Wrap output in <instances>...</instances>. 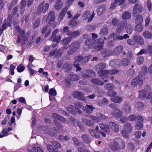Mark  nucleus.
Wrapping results in <instances>:
<instances>
[{"instance_id": "nucleus-1", "label": "nucleus", "mask_w": 152, "mask_h": 152, "mask_svg": "<svg viewBox=\"0 0 152 152\" xmlns=\"http://www.w3.org/2000/svg\"><path fill=\"white\" fill-rule=\"evenodd\" d=\"M106 66L104 63H101L96 65L95 67V69L97 71L99 76L100 77L103 76H105L107 74L114 75L119 73L118 70L114 69L112 70H103Z\"/></svg>"}, {"instance_id": "nucleus-2", "label": "nucleus", "mask_w": 152, "mask_h": 152, "mask_svg": "<svg viewBox=\"0 0 152 152\" xmlns=\"http://www.w3.org/2000/svg\"><path fill=\"white\" fill-rule=\"evenodd\" d=\"M139 96L140 98H145L148 99H150V101L152 103V92L149 86L146 85L144 89L139 91Z\"/></svg>"}, {"instance_id": "nucleus-3", "label": "nucleus", "mask_w": 152, "mask_h": 152, "mask_svg": "<svg viewBox=\"0 0 152 152\" xmlns=\"http://www.w3.org/2000/svg\"><path fill=\"white\" fill-rule=\"evenodd\" d=\"M125 146V143L122 139L115 137L113 140V144L111 148L113 151H116L118 149H124Z\"/></svg>"}, {"instance_id": "nucleus-4", "label": "nucleus", "mask_w": 152, "mask_h": 152, "mask_svg": "<svg viewBox=\"0 0 152 152\" xmlns=\"http://www.w3.org/2000/svg\"><path fill=\"white\" fill-rule=\"evenodd\" d=\"M55 19V13L53 11L49 12L48 15H45L43 17L42 19H45L47 21L49 20L48 24H53L52 28H54L56 26L57 24L56 22H54Z\"/></svg>"}, {"instance_id": "nucleus-5", "label": "nucleus", "mask_w": 152, "mask_h": 152, "mask_svg": "<svg viewBox=\"0 0 152 152\" xmlns=\"http://www.w3.org/2000/svg\"><path fill=\"white\" fill-rule=\"evenodd\" d=\"M144 79V76H138L132 79L131 82L132 85L134 87L137 85L140 86H141L143 84V81Z\"/></svg>"}, {"instance_id": "nucleus-6", "label": "nucleus", "mask_w": 152, "mask_h": 152, "mask_svg": "<svg viewBox=\"0 0 152 152\" xmlns=\"http://www.w3.org/2000/svg\"><path fill=\"white\" fill-rule=\"evenodd\" d=\"M49 7V4L48 3H46L44 6H43L42 4H39L37 10V13L38 14L45 13L48 10Z\"/></svg>"}, {"instance_id": "nucleus-7", "label": "nucleus", "mask_w": 152, "mask_h": 152, "mask_svg": "<svg viewBox=\"0 0 152 152\" xmlns=\"http://www.w3.org/2000/svg\"><path fill=\"white\" fill-rule=\"evenodd\" d=\"M133 10V15L134 16H135L137 13L142 12L143 10V8L141 5L137 3L134 5Z\"/></svg>"}, {"instance_id": "nucleus-8", "label": "nucleus", "mask_w": 152, "mask_h": 152, "mask_svg": "<svg viewBox=\"0 0 152 152\" xmlns=\"http://www.w3.org/2000/svg\"><path fill=\"white\" fill-rule=\"evenodd\" d=\"M66 109L71 113L75 115L76 113L81 114L82 111L79 109L76 108L73 105H70L69 107L66 108Z\"/></svg>"}, {"instance_id": "nucleus-9", "label": "nucleus", "mask_w": 152, "mask_h": 152, "mask_svg": "<svg viewBox=\"0 0 152 152\" xmlns=\"http://www.w3.org/2000/svg\"><path fill=\"white\" fill-rule=\"evenodd\" d=\"M122 113L121 111L118 109H115L112 111L111 115L116 118H120L122 115Z\"/></svg>"}, {"instance_id": "nucleus-10", "label": "nucleus", "mask_w": 152, "mask_h": 152, "mask_svg": "<svg viewBox=\"0 0 152 152\" xmlns=\"http://www.w3.org/2000/svg\"><path fill=\"white\" fill-rule=\"evenodd\" d=\"M109 126L110 129L114 132H117L119 131V126L116 123L110 122L109 123Z\"/></svg>"}, {"instance_id": "nucleus-11", "label": "nucleus", "mask_w": 152, "mask_h": 152, "mask_svg": "<svg viewBox=\"0 0 152 152\" xmlns=\"http://www.w3.org/2000/svg\"><path fill=\"white\" fill-rule=\"evenodd\" d=\"M44 132L45 133L51 136L55 135L56 132V131L55 129H51L50 126H46L45 127Z\"/></svg>"}, {"instance_id": "nucleus-12", "label": "nucleus", "mask_w": 152, "mask_h": 152, "mask_svg": "<svg viewBox=\"0 0 152 152\" xmlns=\"http://www.w3.org/2000/svg\"><path fill=\"white\" fill-rule=\"evenodd\" d=\"M95 109V108L91 105L86 104V106H84L82 108L83 110L86 113H91L93 111V109Z\"/></svg>"}, {"instance_id": "nucleus-13", "label": "nucleus", "mask_w": 152, "mask_h": 152, "mask_svg": "<svg viewBox=\"0 0 152 152\" xmlns=\"http://www.w3.org/2000/svg\"><path fill=\"white\" fill-rule=\"evenodd\" d=\"M74 96L79 100H85L86 97L84 96L83 94L79 91H75L74 93Z\"/></svg>"}, {"instance_id": "nucleus-14", "label": "nucleus", "mask_w": 152, "mask_h": 152, "mask_svg": "<svg viewBox=\"0 0 152 152\" xmlns=\"http://www.w3.org/2000/svg\"><path fill=\"white\" fill-rule=\"evenodd\" d=\"M82 140L86 143L88 144L92 141L89 135L86 134H83L81 136Z\"/></svg>"}, {"instance_id": "nucleus-15", "label": "nucleus", "mask_w": 152, "mask_h": 152, "mask_svg": "<svg viewBox=\"0 0 152 152\" xmlns=\"http://www.w3.org/2000/svg\"><path fill=\"white\" fill-rule=\"evenodd\" d=\"M123 49V47L121 45H119L116 47L113 50V54L114 55H118L121 53Z\"/></svg>"}, {"instance_id": "nucleus-16", "label": "nucleus", "mask_w": 152, "mask_h": 152, "mask_svg": "<svg viewBox=\"0 0 152 152\" xmlns=\"http://www.w3.org/2000/svg\"><path fill=\"white\" fill-rule=\"evenodd\" d=\"M133 38L135 39V42H137L141 45H143L144 44V41L143 38L141 36L136 35Z\"/></svg>"}, {"instance_id": "nucleus-17", "label": "nucleus", "mask_w": 152, "mask_h": 152, "mask_svg": "<svg viewBox=\"0 0 152 152\" xmlns=\"http://www.w3.org/2000/svg\"><path fill=\"white\" fill-rule=\"evenodd\" d=\"M143 21V16L141 14H138L136 16L134 20V23L135 24L142 23Z\"/></svg>"}, {"instance_id": "nucleus-18", "label": "nucleus", "mask_w": 152, "mask_h": 152, "mask_svg": "<svg viewBox=\"0 0 152 152\" xmlns=\"http://www.w3.org/2000/svg\"><path fill=\"white\" fill-rule=\"evenodd\" d=\"M110 65L113 67H119L120 66V61L117 59L112 60L110 62Z\"/></svg>"}, {"instance_id": "nucleus-19", "label": "nucleus", "mask_w": 152, "mask_h": 152, "mask_svg": "<svg viewBox=\"0 0 152 152\" xmlns=\"http://www.w3.org/2000/svg\"><path fill=\"white\" fill-rule=\"evenodd\" d=\"M83 123L85 124L90 126H93L94 125V123L92 121L86 118L82 119Z\"/></svg>"}, {"instance_id": "nucleus-20", "label": "nucleus", "mask_w": 152, "mask_h": 152, "mask_svg": "<svg viewBox=\"0 0 152 152\" xmlns=\"http://www.w3.org/2000/svg\"><path fill=\"white\" fill-rule=\"evenodd\" d=\"M11 21L8 18L7 20V22H4L2 24L1 26V29L4 31L6 29L7 27L11 26Z\"/></svg>"}, {"instance_id": "nucleus-21", "label": "nucleus", "mask_w": 152, "mask_h": 152, "mask_svg": "<svg viewBox=\"0 0 152 152\" xmlns=\"http://www.w3.org/2000/svg\"><path fill=\"white\" fill-rule=\"evenodd\" d=\"M106 7L104 5H102L100 7L97 11V14L99 16L102 15L105 11Z\"/></svg>"}, {"instance_id": "nucleus-22", "label": "nucleus", "mask_w": 152, "mask_h": 152, "mask_svg": "<svg viewBox=\"0 0 152 152\" xmlns=\"http://www.w3.org/2000/svg\"><path fill=\"white\" fill-rule=\"evenodd\" d=\"M125 130H126L129 133H131L132 131V127L130 123H127L124 125Z\"/></svg>"}, {"instance_id": "nucleus-23", "label": "nucleus", "mask_w": 152, "mask_h": 152, "mask_svg": "<svg viewBox=\"0 0 152 152\" xmlns=\"http://www.w3.org/2000/svg\"><path fill=\"white\" fill-rule=\"evenodd\" d=\"M68 10L67 7H66L64 8L59 15V19L61 20L65 15L66 12Z\"/></svg>"}, {"instance_id": "nucleus-24", "label": "nucleus", "mask_w": 152, "mask_h": 152, "mask_svg": "<svg viewBox=\"0 0 152 152\" xmlns=\"http://www.w3.org/2000/svg\"><path fill=\"white\" fill-rule=\"evenodd\" d=\"M134 28L137 32H140L143 30L144 26L142 23L137 24Z\"/></svg>"}, {"instance_id": "nucleus-25", "label": "nucleus", "mask_w": 152, "mask_h": 152, "mask_svg": "<svg viewBox=\"0 0 152 152\" xmlns=\"http://www.w3.org/2000/svg\"><path fill=\"white\" fill-rule=\"evenodd\" d=\"M131 15L130 12L128 11L124 12L122 15V18L124 20L128 19L130 18Z\"/></svg>"}, {"instance_id": "nucleus-26", "label": "nucleus", "mask_w": 152, "mask_h": 152, "mask_svg": "<svg viewBox=\"0 0 152 152\" xmlns=\"http://www.w3.org/2000/svg\"><path fill=\"white\" fill-rule=\"evenodd\" d=\"M110 100L111 101L115 103H118L121 102L123 98L121 97L117 96L115 97L111 98Z\"/></svg>"}, {"instance_id": "nucleus-27", "label": "nucleus", "mask_w": 152, "mask_h": 152, "mask_svg": "<svg viewBox=\"0 0 152 152\" xmlns=\"http://www.w3.org/2000/svg\"><path fill=\"white\" fill-rule=\"evenodd\" d=\"M68 78L71 81H74L79 79L80 77L77 75L71 74L69 75Z\"/></svg>"}, {"instance_id": "nucleus-28", "label": "nucleus", "mask_w": 152, "mask_h": 152, "mask_svg": "<svg viewBox=\"0 0 152 152\" xmlns=\"http://www.w3.org/2000/svg\"><path fill=\"white\" fill-rule=\"evenodd\" d=\"M79 47L78 42H75L72 43L70 45V47L75 51H76Z\"/></svg>"}, {"instance_id": "nucleus-29", "label": "nucleus", "mask_w": 152, "mask_h": 152, "mask_svg": "<svg viewBox=\"0 0 152 152\" xmlns=\"http://www.w3.org/2000/svg\"><path fill=\"white\" fill-rule=\"evenodd\" d=\"M88 132L92 136L96 138H99V135L94 130L92 129H89Z\"/></svg>"}, {"instance_id": "nucleus-30", "label": "nucleus", "mask_w": 152, "mask_h": 152, "mask_svg": "<svg viewBox=\"0 0 152 152\" xmlns=\"http://www.w3.org/2000/svg\"><path fill=\"white\" fill-rule=\"evenodd\" d=\"M100 128L103 131L106 133H108L110 132V128L103 124H99Z\"/></svg>"}, {"instance_id": "nucleus-31", "label": "nucleus", "mask_w": 152, "mask_h": 152, "mask_svg": "<svg viewBox=\"0 0 152 152\" xmlns=\"http://www.w3.org/2000/svg\"><path fill=\"white\" fill-rule=\"evenodd\" d=\"M108 30L107 28L104 27L101 29L99 33V34L101 36H105L108 34Z\"/></svg>"}, {"instance_id": "nucleus-32", "label": "nucleus", "mask_w": 152, "mask_h": 152, "mask_svg": "<svg viewBox=\"0 0 152 152\" xmlns=\"http://www.w3.org/2000/svg\"><path fill=\"white\" fill-rule=\"evenodd\" d=\"M120 61V66H126L129 64V61L128 59L126 58L123 59L121 61Z\"/></svg>"}, {"instance_id": "nucleus-33", "label": "nucleus", "mask_w": 152, "mask_h": 152, "mask_svg": "<svg viewBox=\"0 0 152 152\" xmlns=\"http://www.w3.org/2000/svg\"><path fill=\"white\" fill-rule=\"evenodd\" d=\"M91 82L93 84L98 85L102 86L103 85V83L101 82L100 80L98 79L94 78L91 80Z\"/></svg>"}, {"instance_id": "nucleus-34", "label": "nucleus", "mask_w": 152, "mask_h": 152, "mask_svg": "<svg viewBox=\"0 0 152 152\" xmlns=\"http://www.w3.org/2000/svg\"><path fill=\"white\" fill-rule=\"evenodd\" d=\"M72 39V37L69 36L63 39L62 41L63 45H68L71 42Z\"/></svg>"}, {"instance_id": "nucleus-35", "label": "nucleus", "mask_w": 152, "mask_h": 152, "mask_svg": "<svg viewBox=\"0 0 152 152\" xmlns=\"http://www.w3.org/2000/svg\"><path fill=\"white\" fill-rule=\"evenodd\" d=\"M127 24L126 23H123V25H121L115 31V33L116 34H119L121 33L122 31H123V29L124 28V27L126 26Z\"/></svg>"}, {"instance_id": "nucleus-36", "label": "nucleus", "mask_w": 152, "mask_h": 152, "mask_svg": "<svg viewBox=\"0 0 152 152\" xmlns=\"http://www.w3.org/2000/svg\"><path fill=\"white\" fill-rule=\"evenodd\" d=\"M112 54H113V51L109 50H106L102 53V56L104 57L110 56Z\"/></svg>"}, {"instance_id": "nucleus-37", "label": "nucleus", "mask_w": 152, "mask_h": 152, "mask_svg": "<svg viewBox=\"0 0 152 152\" xmlns=\"http://www.w3.org/2000/svg\"><path fill=\"white\" fill-rule=\"evenodd\" d=\"M142 34L146 39H150L152 37V34L148 31H145L143 32Z\"/></svg>"}, {"instance_id": "nucleus-38", "label": "nucleus", "mask_w": 152, "mask_h": 152, "mask_svg": "<svg viewBox=\"0 0 152 152\" xmlns=\"http://www.w3.org/2000/svg\"><path fill=\"white\" fill-rule=\"evenodd\" d=\"M41 19L40 18H37L34 21L33 25V28L35 29L39 26L40 23Z\"/></svg>"}, {"instance_id": "nucleus-39", "label": "nucleus", "mask_w": 152, "mask_h": 152, "mask_svg": "<svg viewBox=\"0 0 152 152\" xmlns=\"http://www.w3.org/2000/svg\"><path fill=\"white\" fill-rule=\"evenodd\" d=\"M69 34V37H72V39L73 37H76L78 36L80 34V33L77 31H74L72 32H70Z\"/></svg>"}, {"instance_id": "nucleus-40", "label": "nucleus", "mask_w": 152, "mask_h": 152, "mask_svg": "<svg viewBox=\"0 0 152 152\" xmlns=\"http://www.w3.org/2000/svg\"><path fill=\"white\" fill-rule=\"evenodd\" d=\"M104 87L105 89L110 91L114 90L115 88L114 86L111 83L106 84L105 85Z\"/></svg>"}, {"instance_id": "nucleus-41", "label": "nucleus", "mask_w": 152, "mask_h": 152, "mask_svg": "<svg viewBox=\"0 0 152 152\" xmlns=\"http://www.w3.org/2000/svg\"><path fill=\"white\" fill-rule=\"evenodd\" d=\"M87 117L96 122L98 123L100 121V119L99 117L93 116L92 115H89Z\"/></svg>"}, {"instance_id": "nucleus-42", "label": "nucleus", "mask_w": 152, "mask_h": 152, "mask_svg": "<svg viewBox=\"0 0 152 152\" xmlns=\"http://www.w3.org/2000/svg\"><path fill=\"white\" fill-rule=\"evenodd\" d=\"M123 110L126 113H129L131 110L130 106L128 105H124L123 107Z\"/></svg>"}, {"instance_id": "nucleus-43", "label": "nucleus", "mask_w": 152, "mask_h": 152, "mask_svg": "<svg viewBox=\"0 0 152 152\" xmlns=\"http://www.w3.org/2000/svg\"><path fill=\"white\" fill-rule=\"evenodd\" d=\"M90 15V12L89 11H85L83 15V20H86L89 17Z\"/></svg>"}, {"instance_id": "nucleus-44", "label": "nucleus", "mask_w": 152, "mask_h": 152, "mask_svg": "<svg viewBox=\"0 0 152 152\" xmlns=\"http://www.w3.org/2000/svg\"><path fill=\"white\" fill-rule=\"evenodd\" d=\"M107 94L110 96H115L117 95V93L115 91L111 90L107 92Z\"/></svg>"}, {"instance_id": "nucleus-45", "label": "nucleus", "mask_w": 152, "mask_h": 152, "mask_svg": "<svg viewBox=\"0 0 152 152\" xmlns=\"http://www.w3.org/2000/svg\"><path fill=\"white\" fill-rule=\"evenodd\" d=\"M119 1V0H114L113 2L111 4L110 7V8L112 10L114 9L117 5V4Z\"/></svg>"}, {"instance_id": "nucleus-46", "label": "nucleus", "mask_w": 152, "mask_h": 152, "mask_svg": "<svg viewBox=\"0 0 152 152\" xmlns=\"http://www.w3.org/2000/svg\"><path fill=\"white\" fill-rule=\"evenodd\" d=\"M63 7V4L60 2L57 1H56V4L55 6V8L56 10L61 9Z\"/></svg>"}, {"instance_id": "nucleus-47", "label": "nucleus", "mask_w": 152, "mask_h": 152, "mask_svg": "<svg viewBox=\"0 0 152 152\" xmlns=\"http://www.w3.org/2000/svg\"><path fill=\"white\" fill-rule=\"evenodd\" d=\"M32 150L34 152H44L42 148L39 147L36 148L35 147H33L32 148Z\"/></svg>"}, {"instance_id": "nucleus-48", "label": "nucleus", "mask_w": 152, "mask_h": 152, "mask_svg": "<svg viewBox=\"0 0 152 152\" xmlns=\"http://www.w3.org/2000/svg\"><path fill=\"white\" fill-rule=\"evenodd\" d=\"M85 44L88 46H90L94 44V40L92 39H88L85 42Z\"/></svg>"}, {"instance_id": "nucleus-49", "label": "nucleus", "mask_w": 152, "mask_h": 152, "mask_svg": "<svg viewBox=\"0 0 152 152\" xmlns=\"http://www.w3.org/2000/svg\"><path fill=\"white\" fill-rule=\"evenodd\" d=\"M52 145L55 147L61 148V145L58 142L55 141H53L52 142Z\"/></svg>"}, {"instance_id": "nucleus-50", "label": "nucleus", "mask_w": 152, "mask_h": 152, "mask_svg": "<svg viewBox=\"0 0 152 152\" xmlns=\"http://www.w3.org/2000/svg\"><path fill=\"white\" fill-rule=\"evenodd\" d=\"M58 31V29H55L52 33V35L50 37L49 40H51L52 39L55 37L56 36V34L57 33Z\"/></svg>"}, {"instance_id": "nucleus-51", "label": "nucleus", "mask_w": 152, "mask_h": 152, "mask_svg": "<svg viewBox=\"0 0 152 152\" xmlns=\"http://www.w3.org/2000/svg\"><path fill=\"white\" fill-rule=\"evenodd\" d=\"M49 94L52 96H55L56 95V91L54 88H52L50 89Z\"/></svg>"}, {"instance_id": "nucleus-52", "label": "nucleus", "mask_w": 152, "mask_h": 152, "mask_svg": "<svg viewBox=\"0 0 152 152\" xmlns=\"http://www.w3.org/2000/svg\"><path fill=\"white\" fill-rule=\"evenodd\" d=\"M25 67L22 65L20 64L17 68V71L19 72H21L25 69Z\"/></svg>"}, {"instance_id": "nucleus-53", "label": "nucleus", "mask_w": 152, "mask_h": 152, "mask_svg": "<svg viewBox=\"0 0 152 152\" xmlns=\"http://www.w3.org/2000/svg\"><path fill=\"white\" fill-rule=\"evenodd\" d=\"M78 63L79 62L75 60L73 64V66H74L76 67V68L77 69V70H76V71H80L81 70V68H80V67L78 66Z\"/></svg>"}, {"instance_id": "nucleus-54", "label": "nucleus", "mask_w": 152, "mask_h": 152, "mask_svg": "<svg viewBox=\"0 0 152 152\" xmlns=\"http://www.w3.org/2000/svg\"><path fill=\"white\" fill-rule=\"evenodd\" d=\"M143 126V125L141 122H138L135 125L136 128L137 130H140L142 128Z\"/></svg>"}, {"instance_id": "nucleus-55", "label": "nucleus", "mask_w": 152, "mask_h": 152, "mask_svg": "<svg viewBox=\"0 0 152 152\" xmlns=\"http://www.w3.org/2000/svg\"><path fill=\"white\" fill-rule=\"evenodd\" d=\"M27 0H22L20 5V7L21 9L23 8L26 6Z\"/></svg>"}, {"instance_id": "nucleus-56", "label": "nucleus", "mask_w": 152, "mask_h": 152, "mask_svg": "<svg viewBox=\"0 0 152 152\" xmlns=\"http://www.w3.org/2000/svg\"><path fill=\"white\" fill-rule=\"evenodd\" d=\"M137 118V116L134 115H133L129 116L128 118V120L130 121H133L136 120Z\"/></svg>"}, {"instance_id": "nucleus-57", "label": "nucleus", "mask_w": 152, "mask_h": 152, "mask_svg": "<svg viewBox=\"0 0 152 152\" xmlns=\"http://www.w3.org/2000/svg\"><path fill=\"white\" fill-rule=\"evenodd\" d=\"M127 42L128 44L131 45H134L136 44L135 39H129L127 40Z\"/></svg>"}, {"instance_id": "nucleus-58", "label": "nucleus", "mask_w": 152, "mask_h": 152, "mask_svg": "<svg viewBox=\"0 0 152 152\" xmlns=\"http://www.w3.org/2000/svg\"><path fill=\"white\" fill-rule=\"evenodd\" d=\"M126 32L129 34H131L132 32V27L131 25H129L127 26L126 29Z\"/></svg>"}, {"instance_id": "nucleus-59", "label": "nucleus", "mask_w": 152, "mask_h": 152, "mask_svg": "<svg viewBox=\"0 0 152 152\" xmlns=\"http://www.w3.org/2000/svg\"><path fill=\"white\" fill-rule=\"evenodd\" d=\"M61 37L60 36H56L55 37H54L53 39H52L51 40H50L53 41L54 42H56L57 43L59 42L61 39Z\"/></svg>"}, {"instance_id": "nucleus-60", "label": "nucleus", "mask_w": 152, "mask_h": 152, "mask_svg": "<svg viewBox=\"0 0 152 152\" xmlns=\"http://www.w3.org/2000/svg\"><path fill=\"white\" fill-rule=\"evenodd\" d=\"M126 130H123L121 131V134L123 137L126 138L129 137V132H126Z\"/></svg>"}, {"instance_id": "nucleus-61", "label": "nucleus", "mask_w": 152, "mask_h": 152, "mask_svg": "<svg viewBox=\"0 0 152 152\" xmlns=\"http://www.w3.org/2000/svg\"><path fill=\"white\" fill-rule=\"evenodd\" d=\"M150 17L149 16H147L146 17L145 19V26L147 27L148 26L150 23Z\"/></svg>"}, {"instance_id": "nucleus-62", "label": "nucleus", "mask_w": 152, "mask_h": 152, "mask_svg": "<svg viewBox=\"0 0 152 152\" xmlns=\"http://www.w3.org/2000/svg\"><path fill=\"white\" fill-rule=\"evenodd\" d=\"M47 148L48 151L50 152H53L54 151V148L52 145L48 144L47 145Z\"/></svg>"}, {"instance_id": "nucleus-63", "label": "nucleus", "mask_w": 152, "mask_h": 152, "mask_svg": "<svg viewBox=\"0 0 152 152\" xmlns=\"http://www.w3.org/2000/svg\"><path fill=\"white\" fill-rule=\"evenodd\" d=\"M96 28L93 25H89L87 26V29L88 30L93 31Z\"/></svg>"}, {"instance_id": "nucleus-64", "label": "nucleus", "mask_w": 152, "mask_h": 152, "mask_svg": "<svg viewBox=\"0 0 152 152\" xmlns=\"http://www.w3.org/2000/svg\"><path fill=\"white\" fill-rule=\"evenodd\" d=\"M70 32L67 26L65 27L63 30L62 33H66V34L68 35H69V34Z\"/></svg>"}]
</instances>
